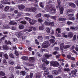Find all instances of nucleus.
<instances>
[{
	"instance_id": "1",
	"label": "nucleus",
	"mask_w": 78,
	"mask_h": 78,
	"mask_svg": "<svg viewBox=\"0 0 78 78\" xmlns=\"http://www.w3.org/2000/svg\"><path fill=\"white\" fill-rule=\"evenodd\" d=\"M46 10L49 11L51 14H55L56 9L52 4H50L47 5Z\"/></svg>"
},
{
	"instance_id": "2",
	"label": "nucleus",
	"mask_w": 78,
	"mask_h": 78,
	"mask_svg": "<svg viewBox=\"0 0 78 78\" xmlns=\"http://www.w3.org/2000/svg\"><path fill=\"white\" fill-rule=\"evenodd\" d=\"M44 63V65H43L42 66V69L43 70L45 71V74L47 75L49 74V73L48 72V68L45 67V66H47L48 64H50V62L49 61L46 60L45 61Z\"/></svg>"
},
{
	"instance_id": "3",
	"label": "nucleus",
	"mask_w": 78,
	"mask_h": 78,
	"mask_svg": "<svg viewBox=\"0 0 78 78\" xmlns=\"http://www.w3.org/2000/svg\"><path fill=\"white\" fill-rule=\"evenodd\" d=\"M59 63L58 62L52 61L50 62V66L51 67H57L59 66Z\"/></svg>"
},
{
	"instance_id": "4",
	"label": "nucleus",
	"mask_w": 78,
	"mask_h": 78,
	"mask_svg": "<svg viewBox=\"0 0 78 78\" xmlns=\"http://www.w3.org/2000/svg\"><path fill=\"white\" fill-rule=\"evenodd\" d=\"M50 46V42L48 41L44 42L41 45V47L43 48H47Z\"/></svg>"
},
{
	"instance_id": "5",
	"label": "nucleus",
	"mask_w": 78,
	"mask_h": 78,
	"mask_svg": "<svg viewBox=\"0 0 78 78\" xmlns=\"http://www.w3.org/2000/svg\"><path fill=\"white\" fill-rule=\"evenodd\" d=\"M35 61V58L33 57H31L29 58L28 61L30 63H33Z\"/></svg>"
},
{
	"instance_id": "6",
	"label": "nucleus",
	"mask_w": 78,
	"mask_h": 78,
	"mask_svg": "<svg viewBox=\"0 0 78 78\" xmlns=\"http://www.w3.org/2000/svg\"><path fill=\"white\" fill-rule=\"evenodd\" d=\"M65 47V45H64V43H61L60 45V48L61 51L62 53L63 51L64 48Z\"/></svg>"
},
{
	"instance_id": "7",
	"label": "nucleus",
	"mask_w": 78,
	"mask_h": 78,
	"mask_svg": "<svg viewBox=\"0 0 78 78\" xmlns=\"http://www.w3.org/2000/svg\"><path fill=\"white\" fill-rule=\"evenodd\" d=\"M76 72H77V69H75L74 70H72L71 72V74L73 77H75L76 75Z\"/></svg>"
},
{
	"instance_id": "8",
	"label": "nucleus",
	"mask_w": 78,
	"mask_h": 78,
	"mask_svg": "<svg viewBox=\"0 0 78 78\" xmlns=\"http://www.w3.org/2000/svg\"><path fill=\"white\" fill-rule=\"evenodd\" d=\"M36 28L35 27L33 26L30 27H29V30H28V31L29 32H31L33 30H36Z\"/></svg>"
},
{
	"instance_id": "9",
	"label": "nucleus",
	"mask_w": 78,
	"mask_h": 78,
	"mask_svg": "<svg viewBox=\"0 0 78 78\" xmlns=\"http://www.w3.org/2000/svg\"><path fill=\"white\" fill-rule=\"evenodd\" d=\"M68 16L70 17L69 18V20H75V17H73V16H74L73 14H69Z\"/></svg>"
},
{
	"instance_id": "10",
	"label": "nucleus",
	"mask_w": 78,
	"mask_h": 78,
	"mask_svg": "<svg viewBox=\"0 0 78 78\" xmlns=\"http://www.w3.org/2000/svg\"><path fill=\"white\" fill-rule=\"evenodd\" d=\"M18 8L20 10L23 9H25V5H18Z\"/></svg>"
},
{
	"instance_id": "11",
	"label": "nucleus",
	"mask_w": 78,
	"mask_h": 78,
	"mask_svg": "<svg viewBox=\"0 0 78 78\" xmlns=\"http://www.w3.org/2000/svg\"><path fill=\"white\" fill-rule=\"evenodd\" d=\"M60 13L61 14H63V12H64V7L62 6L60 8H59Z\"/></svg>"
},
{
	"instance_id": "12",
	"label": "nucleus",
	"mask_w": 78,
	"mask_h": 78,
	"mask_svg": "<svg viewBox=\"0 0 78 78\" xmlns=\"http://www.w3.org/2000/svg\"><path fill=\"white\" fill-rule=\"evenodd\" d=\"M68 37H72L73 36V32H70L68 34Z\"/></svg>"
},
{
	"instance_id": "13",
	"label": "nucleus",
	"mask_w": 78,
	"mask_h": 78,
	"mask_svg": "<svg viewBox=\"0 0 78 78\" xmlns=\"http://www.w3.org/2000/svg\"><path fill=\"white\" fill-rule=\"evenodd\" d=\"M66 20V18L60 17L58 19L59 21H61V22H64Z\"/></svg>"
},
{
	"instance_id": "14",
	"label": "nucleus",
	"mask_w": 78,
	"mask_h": 78,
	"mask_svg": "<svg viewBox=\"0 0 78 78\" xmlns=\"http://www.w3.org/2000/svg\"><path fill=\"white\" fill-rule=\"evenodd\" d=\"M44 25L43 24H41V26H39V29L40 30H43L44 29Z\"/></svg>"
},
{
	"instance_id": "15",
	"label": "nucleus",
	"mask_w": 78,
	"mask_h": 78,
	"mask_svg": "<svg viewBox=\"0 0 78 78\" xmlns=\"http://www.w3.org/2000/svg\"><path fill=\"white\" fill-rule=\"evenodd\" d=\"M69 6L72 7V8H75L76 7V5L75 4L72 3H70L69 4Z\"/></svg>"
},
{
	"instance_id": "16",
	"label": "nucleus",
	"mask_w": 78,
	"mask_h": 78,
	"mask_svg": "<svg viewBox=\"0 0 78 78\" xmlns=\"http://www.w3.org/2000/svg\"><path fill=\"white\" fill-rule=\"evenodd\" d=\"M22 34H22V33H18V36H19V37L22 36V39H23V38L24 39H25V37H26L25 36H23Z\"/></svg>"
},
{
	"instance_id": "17",
	"label": "nucleus",
	"mask_w": 78,
	"mask_h": 78,
	"mask_svg": "<svg viewBox=\"0 0 78 78\" xmlns=\"http://www.w3.org/2000/svg\"><path fill=\"white\" fill-rule=\"evenodd\" d=\"M20 73L22 76H25L26 75V72L25 71H22L20 72Z\"/></svg>"
},
{
	"instance_id": "18",
	"label": "nucleus",
	"mask_w": 78,
	"mask_h": 78,
	"mask_svg": "<svg viewBox=\"0 0 78 78\" xmlns=\"http://www.w3.org/2000/svg\"><path fill=\"white\" fill-rule=\"evenodd\" d=\"M22 58L23 61H27L28 59V57L26 56H23Z\"/></svg>"
},
{
	"instance_id": "19",
	"label": "nucleus",
	"mask_w": 78,
	"mask_h": 78,
	"mask_svg": "<svg viewBox=\"0 0 78 78\" xmlns=\"http://www.w3.org/2000/svg\"><path fill=\"white\" fill-rule=\"evenodd\" d=\"M37 10L36 7H32L31 8V12H35Z\"/></svg>"
},
{
	"instance_id": "20",
	"label": "nucleus",
	"mask_w": 78,
	"mask_h": 78,
	"mask_svg": "<svg viewBox=\"0 0 78 78\" xmlns=\"http://www.w3.org/2000/svg\"><path fill=\"white\" fill-rule=\"evenodd\" d=\"M37 39L40 41H42L43 40V37L42 36H38Z\"/></svg>"
},
{
	"instance_id": "21",
	"label": "nucleus",
	"mask_w": 78,
	"mask_h": 78,
	"mask_svg": "<svg viewBox=\"0 0 78 78\" xmlns=\"http://www.w3.org/2000/svg\"><path fill=\"white\" fill-rule=\"evenodd\" d=\"M9 25H16L17 23L14 21H10L9 22Z\"/></svg>"
},
{
	"instance_id": "22",
	"label": "nucleus",
	"mask_w": 78,
	"mask_h": 78,
	"mask_svg": "<svg viewBox=\"0 0 78 78\" xmlns=\"http://www.w3.org/2000/svg\"><path fill=\"white\" fill-rule=\"evenodd\" d=\"M19 29L20 30H23L24 28V26L22 24H20L19 26Z\"/></svg>"
},
{
	"instance_id": "23",
	"label": "nucleus",
	"mask_w": 78,
	"mask_h": 78,
	"mask_svg": "<svg viewBox=\"0 0 78 78\" xmlns=\"http://www.w3.org/2000/svg\"><path fill=\"white\" fill-rule=\"evenodd\" d=\"M22 14H23V13H22V12H19L18 13L17 16L16 17V18L17 19L18 17H19V16H21Z\"/></svg>"
},
{
	"instance_id": "24",
	"label": "nucleus",
	"mask_w": 78,
	"mask_h": 78,
	"mask_svg": "<svg viewBox=\"0 0 78 78\" xmlns=\"http://www.w3.org/2000/svg\"><path fill=\"white\" fill-rule=\"evenodd\" d=\"M3 48L4 49V50H8V49H9V48L8 46L5 45L3 46Z\"/></svg>"
},
{
	"instance_id": "25",
	"label": "nucleus",
	"mask_w": 78,
	"mask_h": 78,
	"mask_svg": "<svg viewBox=\"0 0 78 78\" xmlns=\"http://www.w3.org/2000/svg\"><path fill=\"white\" fill-rule=\"evenodd\" d=\"M9 69L10 72H11V73H12V72H14V68L12 67H10L9 68Z\"/></svg>"
},
{
	"instance_id": "26",
	"label": "nucleus",
	"mask_w": 78,
	"mask_h": 78,
	"mask_svg": "<svg viewBox=\"0 0 78 78\" xmlns=\"http://www.w3.org/2000/svg\"><path fill=\"white\" fill-rule=\"evenodd\" d=\"M56 34H59V33H61V30H60V29L59 28H57L56 30Z\"/></svg>"
},
{
	"instance_id": "27",
	"label": "nucleus",
	"mask_w": 78,
	"mask_h": 78,
	"mask_svg": "<svg viewBox=\"0 0 78 78\" xmlns=\"http://www.w3.org/2000/svg\"><path fill=\"white\" fill-rule=\"evenodd\" d=\"M69 47H70V45L69 44L66 45H65V47L64 48V49H67L69 48Z\"/></svg>"
},
{
	"instance_id": "28",
	"label": "nucleus",
	"mask_w": 78,
	"mask_h": 78,
	"mask_svg": "<svg viewBox=\"0 0 78 78\" xmlns=\"http://www.w3.org/2000/svg\"><path fill=\"white\" fill-rule=\"evenodd\" d=\"M73 12V9H69L66 11L67 13H68V12Z\"/></svg>"
},
{
	"instance_id": "29",
	"label": "nucleus",
	"mask_w": 78,
	"mask_h": 78,
	"mask_svg": "<svg viewBox=\"0 0 78 78\" xmlns=\"http://www.w3.org/2000/svg\"><path fill=\"white\" fill-rule=\"evenodd\" d=\"M36 76V78H40L41 73H37Z\"/></svg>"
},
{
	"instance_id": "30",
	"label": "nucleus",
	"mask_w": 78,
	"mask_h": 78,
	"mask_svg": "<svg viewBox=\"0 0 78 78\" xmlns=\"http://www.w3.org/2000/svg\"><path fill=\"white\" fill-rule=\"evenodd\" d=\"M35 43L36 45H39L40 43L38 41V40L36 39H35Z\"/></svg>"
},
{
	"instance_id": "31",
	"label": "nucleus",
	"mask_w": 78,
	"mask_h": 78,
	"mask_svg": "<svg viewBox=\"0 0 78 78\" xmlns=\"http://www.w3.org/2000/svg\"><path fill=\"white\" fill-rule=\"evenodd\" d=\"M52 72L54 75H58V71L56 70H54Z\"/></svg>"
},
{
	"instance_id": "32",
	"label": "nucleus",
	"mask_w": 78,
	"mask_h": 78,
	"mask_svg": "<svg viewBox=\"0 0 78 78\" xmlns=\"http://www.w3.org/2000/svg\"><path fill=\"white\" fill-rule=\"evenodd\" d=\"M0 75L1 76H5V72L1 71L0 72Z\"/></svg>"
},
{
	"instance_id": "33",
	"label": "nucleus",
	"mask_w": 78,
	"mask_h": 78,
	"mask_svg": "<svg viewBox=\"0 0 78 78\" xmlns=\"http://www.w3.org/2000/svg\"><path fill=\"white\" fill-rule=\"evenodd\" d=\"M49 26L50 27H52L53 26H54V22H49Z\"/></svg>"
},
{
	"instance_id": "34",
	"label": "nucleus",
	"mask_w": 78,
	"mask_h": 78,
	"mask_svg": "<svg viewBox=\"0 0 78 78\" xmlns=\"http://www.w3.org/2000/svg\"><path fill=\"white\" fill-rule=\"evenodd\" d=\"M63 70L65 72H70V69L69 68H65Z\"/></svg>"
},
{
	"instance_id": "35",
	"label": "nucleus",
	"mask_w": 78,
	"mask_h": 78,
	"mask_svg": "<svg viewBox=\"0 0 78 78\" xmlns=\"http://www.w3.org/2000/svg\"><path fill=\"white\" fill-rule=\"evenodd\" d=\"M45 56L46 58H50L51 56H52V55L50 54L49 55H48L47 54H45Z\"/></svg>"
},
{
	"instance_id": "36",
	"label": "nucleus",
	"mask_w": 78,
	"mask_h": 78,
	"mask_svg": "<svg viewBox=\"0 0 78 78\" xmlns=\"http://www.w3.org/2000/svg\"><path fill=\"white\" fill-rule=\"evenodd\" d=\"M39 5L41 8H44V6L43 5V3L42 2H40L39 3Z\"/></svg>"
},
{
	"instance_id": "37",
	"label": "nucleus",
	"mask_w": 78,
	"mask_h": 78,
	"mask_svg": "<svg viewBox=\"0 0 78 78\" xmlns=\"http://www.w3.org/2000/svg\"><path fill=\"white\" fill-rule=\"evenodd\" d=\"M57 3L58 4V7H59V6H60V5H61V1H60V0H57Z\"/></svg>"
},
{
	"instance_id": "38",
	"label": "nucleus",
	"mask_w": 78,
	"mask_h": 78,
	"mask_svg": "<svg viewBox=\"0 0 78 78\" xmlns=\"http://www.w3.org/2000/svg\"><path fill=\"white\" fill-rule=\"evenodd\" d=\"M23 25H26L27 24V22L25 20L22 21L20 22Z\"/></svg>"
},
{
	"instance_id": "39",
	"label": "nucleus",
	"mask_w": 78,
	"mask_h": 78,
	"mask_svg": "<svg viewBox=\"0 0 78 78\" xmlns=\"http://www.w3.org/2000/svg\"><path fill=\"white\" fill-rule=\"evenodd\" d=\"M55 40L53 39H50V40H49V41L51 43H52V44H53V43H54L55 42Z\"/></svg>"
},
{
	"instance_id": "40",
	"label": "nucleus",
	"mask_w": 78,
	"mask_h": 78,
	"mask_svg": "<svg viewBox=\"0 0 78 78\" xmlns=\"http://www.w3.org/2000/svg\"><path fill=\"white\" fill-rule=\"evenodd\" d=\"M44 24H45L46 25L49 26L50 24V22L47 21H46L44 22Z\"/></svg>"
},
{
	"instance_id": "41",
	"label": "nucleus",
	"mask_w": 78,
	"mask_h": 78,
	"mask_svg": "<svg viewBox=\"0 0 78 78\" xmlns=\"http://www.w3.org/2000/svg\"><path fill=\"white\" fill-rule=\"evenodd\" d=\"M4 57L6 59H8V55L7 54H5L4 55Z\"/></svg>"
},
{
	"instance_id": "42",
	"label": "nucleus",
	"mask_w": 78,
	"mask_h": 78,
	"mask_svg": "<svg viewBox=\"0 0 78 78\" xmlns=\"http://www.w3.org/2000/svg\"><path fill=\"white\" fill-rule=\"evenodd\" d=\"M9 56L10 58H14V56L13 55V54L11 53L9 55Z\"/></svg>"
},
{
	"instance_id": "43",
	"label": "nucleus",
	"mask_w": 78,
	"mask_h": 78,
	"mask_svg": "<svg viewBox=\"0 0 78 78\" xmlns=\"http://www.w3.org/2000/svg\"><path fill=\"white\" fill-rule=\"evenodd\" d=\"M46 32L48 33H50V28L49 27H48L47 28Z\"/></svg>"
},
{
	"instance_id": "44",
	"label": "nucleus",
	"mask_w": 78,
	"mask_h": 78,
	"mask_svg": "<svg viewBox=\"0 0 78 78\" xmlns=\"http://www.w3.org/2000/svg\"><path fill=\"white\" fill-rule=\"evenodd\" d=\"M58 71L59 72H61V69H62V67H61V66H60V67L58 68Z\"/></svg>"
},
{
	"instance_id": "45",
	"label": "nucleus",
	"mask_w": 78,
	"mask_h": 78,
	"mask_svg": "<svg viewBox=\"0 0 78 78\" xmlns=\"http://www.w3.org/2000/svg\"><path fill=\"white\" fill-rule=\"evenodd\" d=\"M44 17H47V18L50 17V16L48 14H45L44 15Z\"/></svg>"
},
{
	"instance_id": "46",
	"label": "nucleus",
	"mask_w": 78,
	"mask_h": 78,
	"mask_svg": "<svg viewBox=\"0 0 78 78\" xmlns=\"http://www.w3.org/2000/svg\"><path fill=\"white\" fill-rule=\"evenodd\" d=\"M9 62L10 64H11V66H12L14 64V62L12 61H9Z\"/></svg>"
},
{
	"instance_id": "47",
	"label": "nucleus",
	"mask_w": 78,
	"mask_h": 78,
	"mask_svg": "<svg viewBox=\"0 0 78 78\" xmlns=\"http://www.w3.org/2000/svg\"><path fill=\"white\" fill-rule=\"evenodd\" d=\"M38 21L40 23H42L43 22V20L41 18H39L38 19Z\"/></svg>"
},
{
	"instance_id": "48",
	"label": "nucleus",
	"mask_w": 78,
	"mask_h": 78,
	"mask_svg": "<svg viewBox=\"0 0 78 78\" xmlns=\"http://www.w3.org/2000/svg\"><path fill=\"white\" fill-rule=\"evenodd\" d=\"M36 17L39 18L41 17V13H38L36 16Z\"/></svg>"
},
{
	"instance_id": "49",
	"label": "nucleus",
	"mask_w": 78,
	"mask_h": 78,
	"mask_svg": "<svg viewBox=\"0 0 78 78\" xmlns=\"http://www.w3.org/2000/svg\"><path fill=\"white\" fill-rule=\"evenodd\" d=\"M13 40V42H14L15 41H17V39L16 38H13L12 39Z\"/></svg>"
},
{
	"instance_id": "50",
	"label": "nucleus",
	"mask_w": 78,
	"mask_h": 78,
	"mask_svg": "<svg viewBox=\"0 0 78 78\" xmlns=\"http://www.w3.org/2000/svg\"><path fill=\"white\" fill-rule=\"evenodd\" d=\"M29 76L32 78L33 76V73H30V75H29Z\"/></svg>"
},
{
	"instance_id": "51",
	"label": "nucleus",
	"mask_w": 78,
	"mask_h": 78,
	"mask_svg": "<svg viewBox=\"0 0 78 78\" xmlns=\"http://www.w3.org/2000/svg\"><path fill=\"white\" fill-rule=\"evenodd\" d=\"M32 22L33 25H34L36 23V22H37V21L36 20H32Z\"/></svg>"
},
{
	"instance_id": "52",
	"label": "nucleus",
	"mask_w": 78,
	"mask_h": 78,
	"mask_svg": "<svg viewBox=\"0 0 78 78\" xmlns=\"http://www.w3.org/2000/svg\"><path fill=\"white\" fill-rule=\"evenodd\" d=\"M9 9V7L8 6H7L5 7V11H8Z\"/></svg>"
},
{
	"instance_id": "53",
	"label": "nucleus",
	"mask_w": 78,
	"mask_h": 78,
	"mask_svg": "<svg viewBox=\"0 0 78 78\" xmlns=\"http://www.w3.org/2000/svg\"><path fill=\"white\" fill-rule=\"evenodd\" d=\"M15 55L16 56H18L19 55V52L17 51H15Z\"/></svg>"
},
{
	"instance_id": "54",
	"label": "nucleus",
	"mask_w": 78,
	"mask_h": 78,
	"mask_svg": "<svg viewBox=\"0 0 78 78\" xmlns=\"http://www.w3.org/2000/svg\"><path fill=\"white\" fill-rule=\"evenodd\" d=\"M25 19L26 20H29V21H31V20H32V19H31L28 17H25Z\"/></svg>"
},
{
	"instance_id": "55",
	"label": "nucleus",
	"mask_w": 78,
	"mask_h": 78,
	"mask_svg": "<svg viewBox=\"0 0 78 78\" xmlns=\"http://www.w3.org/2000/svg\"><path fill=\"white\" fill-rule=\"evenodd\" d=\"M54 49L55 50H56V51H59V50L60 49L59 48L55 47L54 48Z\"/></svg>"
},
{
	"instance_id": "56",
	"label": "nucleus",
	"mask_w": 78,
	"mask_h": 78,
	"mask_svg": "<svg viewBox=\"0 0 78 78\" xmlns=\"http://www.w3.org/2000/svg\"><path fill=\"white\" fill-rule=\"evenodd\" d=\"M67 57L68 59H70L72 57V56L71 55H67Z\"/></svg>"
},
{
	"instance_id": "57",
	"label": "nucleus",
	"mask_w": 78,
	"mask_h": 78,
	"mask_svg": "<svg viewBox=\"0 0 78 78\" xmlns=\"http://www.w3.org/2000/svg\"><path fill=\"white\" fill-rule=\"evenodd\" d=\"M56 54H58V51H55L52 53V55H56Z\"/></svg>"
},
{
	"instance_id": "58",
	"label": "nucleus",
	"mask_w": 78,
	"mask_h": 78,
	"mask_svg": "<svg viewBox=\"0 0 78 78\" xmlns=\"http://www.w3.org/2000/svg\"><path fill=\"white\" fill-rule=\"evenodd\" d=\"M27 11H30L31 12V8H27L26 9Z\"/></svg>"
},
{
	"instance_id": "59",
	"label": "nucleus",
	"mask_w": 78,
	"mask_h": 78,
	"mask_svg": "<svg viewBox=\"0 0 78 78\" xmlns=\"http://www.w3.org/2000/svg\"><path fill=\"white\" fill-rule=\"evenodd\" d=\"M76 36L75 35H74V36L73 37V41H75L76 40Z\"/></svg>"
},
{
	"instance_id": "60",
	"label": "nucleus",
	"mask_w": 78,
	"mask_h": 78,
	"mask_svg": "<svg viewBox=\"0 0 78 78\" xmlns=\"http://www.w3.org/2000/svg\"><path fill=\"white\" fill-rule=\"evenodd\" d=\"M4 28H5V29H8V28H10V27L8 26H4Z\"/></svg>"
},
{
	"instance_id": "61",
	"label": "nucleus",
	"mask_w": 78,
	"mask_h": 78,
	"mask_svg": "<svg viewBox=\"0 0 78 78\" xmlns=\"http://www.w3.org/2000/svg\"><path fill=\"white\" fill-rule=\"evenodd\" d=\"M5 43L6 45H9V41H8L7 40L5 41Z\"/></svg>"
},
{
	"instance_id": "62",
	"label": "nucleus",
	"mask_w": 78,
	"mask_h": 78,
	"mask_svg": "<svg viewBox=\"0 0 78 78\" xmlns=\"http://www.w3.org/2000/svg\"><path fill=\"white\" fill-rule=\"evenodd\" d=\"M51 17V19H53L54 20H56V16H52Z\"/></svg>"
},
{
	"instance_id": "63",
	"label": "nucleus",
	"mask_w": 78,
	"mask_h": 78,
	"mask_svg": "<svg viewBox=\"0 0 78 78\" xmlns=\"http://www.w3.org/2000/svg\"><path fill=\"white\" fill-rule=\"evenodd\" d=\"M68 25H70L72 23V22L70 21H68L67 23Z\"/></svg>"
},
{
	"instance_id": "64",
	"label": "nucleus",
	"mask_w": 78,
	"mask_h": 78,
	"mask_svg": "<svg viewBox=\"0 0 78 78\" xmlns=\"http://www.w3.org/2000/svg\"><path fill=\"white\" fill-rule=\"evenodd\" d=\"M49 78H53V76L51 75H49L48 76Z\"/></svg>"
}]
</instances>
